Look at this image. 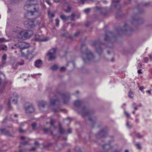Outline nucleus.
I'll return each instance as SVG.
<instances>
[{
    "instance_id": "nucleus-1",
    "label": "nucleus",
    "mask_w": 152,
    "mask_h": 152,
    "mask_svg": "<svg viewBox=\"0 0 152 152\" xmlns=\"http://www.w3.org/2000/svg\"><path fill=\"white\" fill-rule=\"evenodd\" d=\"M84 47L86 49V51L85 53L83 54V59L84 62L88 63L93 59L94 56L93 53L86 48V46L83 45H82V48Z\"/></svg>"
},
{
    "instance_id": "nucleus-2",
    "label": "nucleus",
    "mask_w": 152,
    "mask_h": 152,
    "mask_svg": "<svg viewBox=\"0 0 152 152\" xmlns=\"http://www.w3.org/2000/svg\"><path fill=\"white\" fill-rule=\"evenodd\" d=\"M33 34V31L31 30H23L18 34V37L20 38L28 39Z\"/></svg>"
},
{
    "instance_id": "nucleus-3",
    "label": "nucleus",
    "mask_w": 152,
    "mask_h": 152,
    "mask_svg": "<svg viewBox=\"0 0 152 152\" xmlns=\"http://www.w3.org/2000/svg\"><path fill=\"white\" fill-rule=\"evenodd\" d=\"M56 50V48H53L50 50L47 55L49 57V60L53 61L56 58L55 53Z\"/></svg>"
},
{
    "instance_id": "nucleus-4",
    "label": "nucleus",
    "mask_w": 152,
    "mask_h": 152,
    "mask_svg": "<svg viewBox=\"0 0 152 152\" xmlns=\"http://www.w3.org/2000/svg\"><path fill=\"white\" fill-rule=\"evenodd\" d=\"M35 22L34 20H30L28 21H25L24 24L25 26L28 28H32L35 26Z\"/></svg>"
},
{
    "instance_id": "nucleus-5",
    "label": "nucleus",
    "mask_w": 152,
    "mask_h": 152,
    "mask_svg": "<svg viewBox=\"0 0 152 152\" xmlns=\"http://www.w3.org/2000/svg\"><path fill=\"white\" fill-rule=\"evenodd\" d=\"M34 11H29L27 14L28 15H35L36 18H37L38 16H39L40 13L39 12L38 7L34 8Z\"/></svg>"
},
{
    "instance_id": "nucleus-6",
    "label": "nucleus",
    "mask_w": 152,
    "mask_h": 152,
    "mask_svg": "<svg viewBox=\"0 0 152 152\" xmlns=\"http://www.w3.org/2000/svg\"><path fill=\"white\" fill-rule=\"evenodd\" d=\"M18 96L16 94H14L12 95L11 98L9 99L8 103V106L9 107L10 106V102L12 101L14 104H16L17 102Z\"/></svg>"
},
{
    "instance_id": "nucleus-7",
    "label": "nucleus",
    "mask_w": 152,
    "mask_h": 152,
    "mask_svg": "<svg viewBox=\"0 0 152 152\" xmlns=\"http://www.w3.org/2000/svg\"><path fill=\"white\" fill-rule=\"evenodd\" d=\"M25 110L26 113L28 114L33 112L34 111V109L33 105L30 104L27 107H26Z\"/></svg>"
},
{
    "instance_id": "nucleus-8",
    "label": "nucleus",
    "mask_w": 152,
    "mask_h": 152,
    "mask_svg": "<svg viewBox=\"0 0 152 152\" xmlns=\"http://www.w3.org/2000/svg\"><path fill=\"white\" fill-rule=\"evenodd\" d=\"M18 46L20 48L24 49L28 48L29 46V44L26 42H22L19 44Z\"/></svg>"
},
{
    "instance_id": "nucleus-9",
    "label": "nucleus",
    "mask_w": 152,
    "mask_h": 152,
    "mask_svg": "<svg viewBox=\"0 0 152 152\" xmlns=\"http://www.w3.org/2000/svg\"><path fill=\"white\" fill-rule=\"evenodd\" d=\"M75 15L72 14L71 16H66L65 15H62L60 16L61 18L63 20H65L68 19L69 18H70V20H74V17Z\"/></svg>"
},
{
    "instance_id": "nucleus-10",
    "label": "nucleus",
    "mask_w": 152,
    "mask_h": 152,
    "mask_svg": "<svg viewBox=\"0 0 152 152\" xmlns=\"http://www.w3.org/2000/svg\"><path fill=\"white\" fill-rule=\"evenodd\" d=\"M81 113L83 116H88L91 114V112L90 111L85 108L82 109Z\"/></svg>"
},
{
    "instance_id": "nucleus-11",
    "label": "nucleus",
    "mask_w": 152,
    "mask_h": 152,
    "mask_svg": "<svg viewBox=\"0 0 152 152\" xmlns=\"http://www.w3.org/2000/svg\"><path fill=\"white\" fill-rule=\"evenodd\" d=\"M42 64V61L40 59L36 60L34 63V65L36 67L38 68H40Z\"/></svg>"
},
{
    "instance_id": "nucleus-12",
    "label": "nucleus",
    "mask_w": 152,
    "mask_h": 152,
    "mask_svg": "<svg viewBox=\"0 0 152 152\" xmlns=\"http://www.w3.org/2000/svg\"><path fill=\"white\" fill-rule=\"evenodd\" d=\"M46 104V103L45 101H39L38 103V106L40 110H41L42 108H44Z\"/></svg>"
},
{
    "instance_id": "nucleus-13",
    "label": "nucleus",
    "mask_w": 152,
    "mask_h": 152,
    "mask_svg": "<svg viewBox=\"0 0 152 152\" xmlns=\"http://www.w3.org/2000/svg\"><path fill=\"white\" fill-rule=\"evenodd\" d=\"M35 39L36 40L40 41H46L49 40V38H44L43 39H42L40 38V36L39 35H36Z\"/></svg>"
},
{
    "instance_id": "nucleus-14",
    "label": "nucleus",
    "mask_w": 152,
    "mask_h": 152,
    "mask_svg": "<svg viewBox=\"0 0 152 152\" xmlns=\"http://www.w3.org/2000/svg\"><path fill=\"white\" fill-rule=\"evenodd\" d=\"M50 102L51 105H54L58 104L59 103V101L57 99H51L50 100Z\"/></svg>"
},
{
    "instance_id": "nucleus-15",
    "label": "nucleus",
    "mask_w": 152,
    "mask_h": 152,
    "mask_svg": "<svg viewBox=\"0 0 152 152\" xmlns=\"http://www.w3.org/2000/svg\"><path fill=\"white\" fill-rule=\"evenodd\" d=\"M107 134V132L105 130H104L99 132L98 135L101 137H104Z\"/></svg>"
},
{
    "instance_id": "nucleus-16",
    "label": "nucleus",
    "mask_w": 152,
    "mask_h": 152,
    "mask_svg": "<svg viewBox=\"0 0 152 152\" xmlns=\"http://www.w3.org/2000/svg\"><path fill=\"white\" fill-rule=\"evenodd\" d=\"M104 150L105 151H107L110 149L111 146L109 144H105L102 146Z\"/></svg>"
},
{
    "instance_id": "nucleus-17",
    "label": "nucleus",
    "mask_w": 152,
    "mask_h": 152,
    "mask_svg": "<svg viewBox=\"0 0 152 152\" xmlns=\"http://www.w3.org/2000/svg\"><path fill=\"white\" fill-rule=\"evenodd\" d=\"M62 98L64 99V102L66 103L69 99V96L66 94H63L62 95Z\"/></svg>"
},
{
    "instance_id": "nucleus-18",
    "label": "nucleus",
    "mask_w": 152,
    "mask_h": 152,
    "mask_svg": "<svg viewBox=\"0 0 152 152\" xmlns=\"http://www.w3.org/2000/svg\"><path fill=\"white\" fill-rule=\"evenodd\" d=\"M0 131L1 133L7 135H9L10 133L8 131H6L5 128H3L0 129Z\"/></svg>"
},
{
    "instance_id": "nucleus-19",
    "label": "nucleus",
    "mask_w": 152,
    "mask_h": 152,
    "mask_svg": "<svg viewBox=\"0 0 152 152\" xmlns=\"http://www.w3.org/2000/svg\"><path fill=\"white\" fill-rule=\"evenodd\" d=\"M112 34V33L111 32H107L106 34V37L104 38V40L105 41H107L109 39V37L108 36V35L109 36H111Z\"/></svg>"
},
{
    "instance_id": "nucleus-20",
    "label": "nucleus",
    "mask_w": 152,
    "mask_h": 152,
    "mask_svg": "<svg viewBox=\"0 0 152 152\" xmlns=\"http://www.w3.org/2000/svg\"><path fill=\"white\" fill-rule=\"evenodd\" d=\"M81 102L79 100L75 101L74 102V105L76 107H78L81 104Z\"/></svg>"
},
{
    "instance_id": "nucleus-21",
    "label": "nucleus",
    "mask_w": 152,
    "mask_h": 152,
    "mask_svg": "<svg viewBox=\"0 0 152 152\" xmlns=\"http://www.w3.org/2000/svg\"><path fill=\"white\" fill-rule=\"evenodd\" d=\"M9 40H6L3 37L1 38H0V42L1 43L2 42H9Z\"/></svg>"
},
{
    "instance_id": "nucleus-22",
    "label": "nucleus",
    "mask_w": 152,
    "mask_h": 152,
    "mask_svg": "<svg viewBox=\"0 0 152 152\" xmlns=\"http://www.w3.org/2000/svg\"><path fill=\"white\" fill-rule=\"evenodd\" d=\"M96 50L99 54H100L102 51V50L100 47L96 49Z\"/></svg>"
},
{
    "instance_id": "nucleus-23",
    "label": "nucleus",
    "mask_w": 152,
    "mask_h": 152,
    "mask_svg": "<svg viewBox=\"0 0 152 152\" xmlns=\"http://www.w3.org/2000/svg\"><path fill=\"white\" fill-rule=\"evenodd\" d=\"M134 96L133 94V93L131 92V91H130L129 92L128 96L129 98H132Z\"/></svg>"
},
{
    "instance_id": "nucleus-24",
    "label": "nucleus",
    "mask_w": 152,
    "mask_h": 152,
    "mask_svg": "<svg viewBox=\"0 0 152 152\" xmlns=\"http://www.w3.org/2000/svg\"><path fill=\"white\" fill-rule=\"evenodd\" d=\"M48 15L51 18H52L55 16V15L54 14L51 13L50 12H48Z\"/></svg>"
},
{
    "instance_id": "nucleus-25",
    "label": "nucleus",
    "mask_w": 152,
    "mask_h": 152,
    "mask_svg": "<svg viewBox=\"0 0 152 152\" xmlns=\"http://www.w3.org/2000/svg\"><path fill=\"white\" fill-rule=\"evenodd\" d=\"M58 68V66L56 65H54L51 67L52 69L53 70H56V69H57Z\"/></svg>"
},
{
    "instance_id": "nucleus-26",
    "label": "nucleus",
    "mask_w": 152,
    "mask_h": 152,
    "mask_svg": "<svg viewBox=\"0 0 152 152\" xmlns=\"http://www.w3.org/2000/svg\"><path fill=\"white\" fill-rule=\"evenodd\" d=\"M96 119V118L94 116H92L90 118H89V120L91 121H93L95 120Z\"/></svg>"
},
{
    "instance_id": "nucleus-27",
    "label": "nucleus",
    "mask_w": 152,
    "mask_h": 152,
    "mask_svg": "<svg viewBox=\"0 0 152 152\" xmlns=\"http://www.w3.org/2000/svg\"><path fill=\"white\" fill-rule=\"evenodd\" d=\"M136 148L138 149H140L141 148L140 144L139 143H137L135 145Z\"/></svg>"
},
{
    "instance_id": "nucleus-28",
    "label": "nucleus",
    "mask_w": 152,
    "mask_h": 152,
    "mask_svg": "<svg viewBox=\"0 0 152 152\" xmlns=\"http://www.w3.org/2000/svg\"><path fill=\"white\" fill-rule=\"evenodd\" d=\"M71 10V7L69 6H68L67 7V9L66 10H65V11L66 12H69Z\"/></svg>"
},
{
    "instance_id": "nucleus-29",
    "label": "nucleus",
    "mask_w": 152,
    "mask_h": 152,
    "mask_svg": "<svg viewBox=\"0 0 152 152\" xmlns=\"http://www.w3.org/2000/svg\"><path fill=\"white\" fill-rule=\"evenodd\" d=\"M59 132L61 134H63L64 133V131L62 129L61 127L59 128Z\"/></svg>"
},
{
    "instance_id": "nucleus-30",
    "label": "nucleus",
    "mask_w": 152,
    "mask_h": 152,
    "mask_svg": "<svg viewBox=\"0 0 152 152\" xmlns=\"http://www.w3.org/2000/svg\"><path fill=\"white\" fill-rule=\"evenodd\" d=\"M7 59V55L6 54H4L2 57V59L3 60H5Z\"/></svg>"
},
{
    "instance_id": "nucleus-31",
    "label": "nucleus",
    "mask_w": 152,
    "mask_h": 152,
    "mask_svg": "<svg viewBox=\"0 0 152 152\" xmlns=\"http://www.w3.org/2000/svg\"><path fill=\"white\" fill-rule=\"evenodd\" d=\"M143 136L142 135H140L139 133L137 134H136V137L138 138H141Z\"/></svg>"
},
{
    "instance_id": "nucleus-32",
    "label": "nucleus",
    "mask_w": 152,
    "mask_h": 152,
    "mask_svg": "<svg viewBox=\"0 0 152 152\" xmlns=\"http://www.w3.org/2000/svg\"><path fill=\"white\" fill-rule=\"evenodd\" d=\"M59 21L58 19L57 18L56 19V26H58V25L59 24Z\"/></svg>"
},
{
    "instance_id": "nucleus-33",
    "label": "nucleus",
    "mask_w": 152,
    "mask_h": 152,
    "mask_svg": "<svg viewBox=\"0 0 152 152\" xmlns=\"http://www.w3.org/2000/svg\"><path fill=\"white\" fill-rule=\"evenodd\" d=\"M90 11V9L89 8L86 9L84 10V12L86 13H88Z\"/></svg>"
},
{
    "instance_id": "nucleus-34",
    "label": "nucleus",
    "mask_w": 152,
    "mask_h": 152,
    "mask_svg": "<svg viewBox=\"0 0 152 152\" xmlns=\"http://www.w3.org/2000/svg\"><path fill=\"white\" fill-rule=\"evenodd\" d=\"M126 125H127V127L129 128H131L132 126V125H130L129 124V122L128 121L127 122V123H126Z\"/></svg>"
},
{
    "instance_id": "nucleus-35",
    "label": "nucleus",
    "mask_w": 152,
    "mask_h": 152,
    "mask_svg": "<svg viewBox=\"0 0 152 152\" xmlns=\"http://www.w3.org/2000/svg\"><path fill=\"white\" fill-rule=\"evenodd\" d=\"M55 120H53V119H51V123H50V124H51V125L52 126L55 123Z\"/></svg>"
},
{
    "instance_id": "nucleus-36",
    "label": "nucleus",
    "mask_w": 152,
    "mask_h": 152,
    "mask_svg": "<svg viewBox=\"0 0 152 152\" xmlns=\"http://www.w3.org/2000/svg\"><path fill=\"white\" fill-rule=\"evenodd\" d=\"M36 126V124L35 123H34L32 124V127L33 129H34L35 128V127Z\"/></svg>"
},
{
    "instance_id": "nucleus-37",
    "label": "nucleus",
    "mask_w": 152,
    "mask_h": 152,
    "mask_svg": "<svg viewBox=\"0 0 152 152\" xmlns=\"http://www.w3.org/2000/svg\"><path fill=\"white\" fill-rule=\"evenodd\" d=\"M124 112L125 114L126 115L127 117L128 118H129L130 117V115L129 114L127 113L125 111H124Z\"/></svg>"
},
{
    "instance_id": "nucleus-38",
    "label": "nucleus",
    "mask_w": 152,
    "mask_h": 152,
    "mask_svg": "<svg viewBox=\"0 0 152 152\" xmlns=\"http://www.w3.org/2000/svg\"><path fill=\"white\" fill-rule=\"evenodd\" d=\"M45 1L50 6H51L52 5V4L49 2L48 0H45Z\"/></svg>"
},
{
    "instance_id": "nucleus-39",
    "label": "nucleus",
    "mask_w": 152,
    "mask_h": 152,
    "mask_svg": "<svg viewBox=\"0 0 152 152\" xmlns=\"http://www.w3.org/2000/svg\"><path fill=\"white\" fill-rule=\"evenodd\" d=\"M31 6V5L29 4H26L24 6V9H26L27 7H30Z\"/></svg>"
},
{
    "instance_id": "nucleus-40",
    "label": "nucleus",
    "mask_w": 152,
    "mask_h": 152,
    "mask_svg": "<svg viewBox=\"0 0 152 152\" xmlns=\"http://www.w3.org/2000/svg\"><path fill=\"white\" fill-rule=\"evenodd\" d=\"M18 64L19 65H22L23 64L24 62H18Z\"/></svg>"
},
{
    "instance_id": "nucleus-41",
    "label": "nucleus",
    "mask_w": 152,
    "mask_h": 152,
    "mask_svg": "<svg viewBox=\"0 0 152 152\" xmlns=\"http://www.w3.org/2000/svg\"><path fill=\"white\" fill-rule=\"evenodd\" d=\"M72 129H69L67 131V132L69 133H71L72 132Z\"/></svg>"
},
{
    "instance_id": "nucleus-42",
    "label": "nucleus",
    "mask_w": 152,
    "mask_h": 152,
    "mask_svg": "<svg viewBox=\"0 0 152 152\" xmlns=\"http://www.w3.org/2000/svg\"><path fill=\"white\" fill-rule=\"evenodd\" d=\"M65 69V68L63 66L61 68L60 70L61 71H62V70H64Z\"/></svg>"
},
{
    "instance_id": "nucleus-43",
    "label": "nucleus",
    "mask_w": 152,
    "mask_h": 152,
    "mask_svg": "<svg viewBox=\"0 0 152 152\" xmlns=\"http://www.w3.org/2000/svg\"><path fill=\"white\" fill-rule=\"evenodd\" d=\"M65 122H66V121H68V122H69V123L70 122V120H69V119L67 118V119H66V120H65Z\"/></svg>"
},
{
    "instance_id": "nucleus-44",
    "label": "nucleus",
    "mask_w": 152,
    "mask_h": 152,
    "mask_svg": "<svg viewBox=\"0 0 152 152\" xmlns=\"http://www.w3.org/2000/svg\"><path fill=\"white\" fill-rule=\"evenodd\" d=\"M79 34V32H77L76 33H75V37H76L77 35H78Z\"/></svg>"
},
{
    "instance_id": "nucleus-45",
    "label": "nucleus",
    "mask_w": 152,
    "mask_h": 152,
    "mask_svg": "<svg viewBox=\"0 0 152 152\" xmlns=\"http://www.w3.org/2000/svg\"><path fill=\"white\" fill-rule=\"evenodd\" d=\"M143 86H142L140 87L139 90L142 91V90L143 89Z\"/></svg>"
},
{
    "instance_id": "nucleus-46",
    "label": "nucleus",
    "mask_w": 152,
    "mask_h": 152,
    "mask_svg": "<svg viewBox=\"0 0 152 152\" xmlns=\"http://www.w3.org/2000/svg\"><path fill=\"white\" fill-rule=\"evenodd\" d=\"M19 131L20 132H24V130H23L21 129H20L19 130Z\"/></svg>"
},
{
    "instance_id": "nucleus-47",
    "label": "nucleus",
    "mask_w": 152,
    "mask_h": 152,
    "mask_svg": "<svg viewBox=\"0 0 152 152\" xmlns=\"http://www.w3.org/2000/svg\"><path fill=\"white\" fill-rule=\"evenodd\" d=\"M141 69H140L137 71V72L138 73L141 74L142 73V72H141Z\"/></svg>"
},
{
    "instance_id": "nucleus-48",
    "label": "nucleus",
    "mask_w": 152,
    "mask_h": 152,
    "mask_svg": "<svg viewBox=\"0 0 152 152\" xmlns=\"http://www.w3.org/2000/svg\"><path fill=\"white\" fill-rule=\"evenodd\" d=\"M54 2L56 3H58L60 1V0H54Z\"/></svg>"
},
{
    "instance_id": "nucleus-49",
    "label": "nucleus",
    "mask_w": 152,
    "mask_h": 152,
    "mask_svg": "<svg viewBox=\"0 0 152 152\" xmlns=\"http://www.w3.org/2000/svg\"><path fill=\"white\" fill-rule=\"evenodd\" d=\"M150 3L148 2H147V3H145V6H147V5H148Z\"/></svg>"
},
{
    "instance_id": "nucleus-50",
    "label": "nucleus",
    "mask_w": 152,
    "mask_h": 152,
    "mask_svg": "<svg viewBox=\"0 0 152 152\" xmlns=\"http://www.w3.org/2000/svg\"><path fill=\"white\" fill-rule=\"evenodd\" d=\"M95 10H100V8L97 7H96L95 8Z\"/></svg>"
},
{
    "instance_id": "nucleus-51",
    "label": "nucleus",
    "mask_w": 152,
    "mask_h": 152,
    "mask_svg": "<svg viewBox=\"0 0 152 152\" xmlns=\"http://www.w3.org/2000/svg\"><path fill=\"white\" fill-rule=\"evenodd\" d=\"M25 137L24 136H22L21 137V139L22 140H24Z\"/></svg>"
},
{
    "instance_id": "nucleus-52",
    "label": "nucleus",
    "mask_w": 152,
    "mask_h": 152,
    "mask_svg": "<svg viewBox=\"0 0 152 152\" xmlns=\"http://www.w3.org/2000/svg\"><path fill=\"white\" fill-rule=\"evenodd\" d=\"M35 148L34 147H33L31 149V151H34L35 150Z\"/></svg>"
},
{
    "instance_id": "nucleus-53",
    "label": "nucleus",
    "mask_w": 152,
    "mask_h": 152,
    "mask_svg": "<svg viewBox=\"0 0 152 152\" xmlns=\"http://www.w3.org/2000/svg\"><path fill=\"white\" fill-rule=\"evenodd\" d=\"M90 24V23L89 22H88L86 24V26H88Z\"/></svg>"
},
{
    "instance_id": "nucleus-54",
    "label": "nucleus",
    "mask_w": 152,
    "mask_h": 152,
    "mask_svg": "<svg viewBox=\"0 0 152 152\" xmlns=\"http://www.w3.org/2000/svg\"><path fill=\"white\" fill-rule=\"evenodd\" d=\"M48 129H44V131L45 132H47L48 131Z\"/></svg>"
},
{
    "instance_id": "nucleus-55",
    "label": "nucleus",
    "mask_w": 152,
    "mask_h": 152,
    "mask_svg": "<svg viewBox=\"0 0 152 152\" xmlns=\"http://www.w3.org/2000/svg\"><path fill=\"white\" fill-rule=\"evenodd\" d=\"M6 119H7L8 120H9L10 121H11L12 120H13L12 118H7Z\"/></svg>"
},
{
    "instance_id": "nucleus-56",
    "label": "nucleus",
    "mask_w": 152,
    "mask_h": 152,
    "mask_svg": "<svg viewBox=\"0 0 152 152\" xmlns=\"http://www.w3.org/2000/svg\"><path fill=\"white\" fill-rule=\"evenodd\" d=\"M146 92L148 93H149L150 94H151V93L150 91H149V90L147 91Z\"/></svg>"
},
{
    "instance_id": "nucleus-57",
    "label": "nucleus",
    "mask_w": 152,
    "mask_h": 152,
    "mask_svg": "<svg viewBox=\"0 0 152 152\" xmlns=\"http://www.w3.org/2000/svg\"><path fill=\"white\" fill-rule=\"evenodd\" d=\"M35 144L36 145H38L39 144V143L38 142H35Z\"/></svg>"
},
{
    "instance_id": "nucleus-58",
    "label": "nucleus",
    "mask_w": 152,
    "mask_h": 152,
    "mask_svg": "<svg viewBox=\"0 0 152 152\" xmlns=\"http://www.w3.org/2000/svg\"><path fill=\"white\" fill-rule=\"evenodd\" d=\"M14 116L15 118H17V117H18V115H17V114H15V115H14Z\"/></svg>"
},
{
    "instance_id": "nucleus-59",
    "label": "nucleus",
    "mask_w": 152,
    "mask_h": 152,
    "mask_svg": "<svg viewBox=\"0 0 152 152\" xmlns=\"http://www.w3.org/2000/svg\"><path fill=\"white\" fill-rule=\"evenodd\" d=\"M134 108L135 109V110H137V108L136 107H134Z\"/></svg>"
},
{
    "instance_id": "nucleus-60",
    "label": "nucleus",
    "mask_w": 152,
    "mask_h": 152,
    "mask_svg": "<svg viewBox=\"0 0 152 152\" xmlns=\"http://www.w3.org/2000/svg\"><path fill=\"white\" fill-rule=\"evenodd\" d=\"M139 121V120L138 119H136V120H135V121L136 122H138Z\"/></svg>"
},
{
    "instance_id": "nucleus-61",
    "label": "nucleus",
    "mask_w": 152,
    "mask_h": 152,
    "mask_svg": "<svg viewBox=\"0 0 152 152\" xmlns=\"http://www.w3.org/2000/svg\"><path fill=\"white\" fill-rule=\"evenodd\" d=\"M138 66L139 67H141V64H138Z\"/></svg>"
},
{
    "instance_id": "nucleus-62",
    "label": "nucleus",
    "mask_w": 152,
    "mask_h": 152,
    "mask_svg": "<svg viewBox=\"0 0 152 152\" xmlns=\"http://www.w3.org/2000/svg\"><path fill=\"white\" fill-rule=\"evenodd\" d=\"M112 1L113 2H118V1H115V0H113Z\"/></svg>"
},
{
    "instance_id": "nucleus-63",
    "label": "nucleus",
    "mask_w": 152,
    "mask_h": 152,
    "mask_svg": "<svg viewBox=\"0 0 152 152\" xmlns=\"http://www.w3.org/2000/svg\"><path fill=\"white\" fill-rule=\"evenodd\" d=\"M127 26V25H126V24L124 26V28H126Z\"/></svg>"
},
{
    "instance_id": "nucleus-64",
    "label": "nucleus",
    "mask_w": 152,
    "mask_h": 152,
    "mask_svg": "<svg viewBox=\"0 0 152 152\" xmlns=\"http://www.w3.org/2000/svg\"><path fill=\"white\" fill-rule=\"evenodd\" d=\"M1 49L3 50H5V48L4 47H2L1 48Z\"/></svg>"
}]
</instances>
